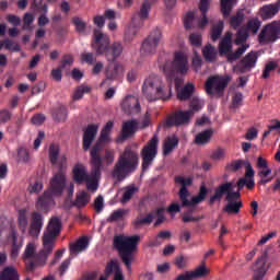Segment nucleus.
<instances>
[{
	"label": "nucleus",
	"instance_id": "10",
	"mask_svg": "<svg viewBox=\"0 0 280 280\" xmlns=\"http://www.w3.org/2000/svg\"><path fill=\"white\" fill-rule=\"evenodd\" d=\"M163 71L168 78H172L174 73L187 75V71H189V61L187 58V54L183 51L175 52L174 60L167 61L163 67Z\"/></svg>",
	"mask_w": 280,
	"mask_h": 280
},
{
	"label": "nucleus",
	"instance_id": "31",
	"mask_svg": "<svg viewBox=\"0 0 280 280\" xmlns=\"http://www.w3.org/2000/svg\"><path fill=\"white\" fill-rule=\"evenodd\" d=\"M113 130V121H107L101 131V137L96 143L102 145V143H108L110 141V131Z\"/></svg>",
	"mask_w": 280,
	"mask_h": 280
},
{
	"label": "nucleus",
	"instance_id": "2",
	"mask_svg": "<svg viewBox=\"0 0 280 280\" xmlns=\"http://www.w3.org/2000/svg\"><path fill=\"white\" fill-rule=\"evenodd\" d=\"M91 173L86 171V166L82 163H77L72 168V178L78 185L85 183L88 191L95 194L100 188V180L102 179V173L100 166L102 162L95 151L92 152Z\"/></svg>",
	"mask_w": 280,
	"mask_h": 280
},
{
	"label": "nucleus",
	"instance_id": "55",
	"mask_svg": "<svg viewBox=\"0 0 280 280\" xmlns=\"http://www.w3.org/2000/svg\"><path fill=\"white\" fill-rule=\"evenodd\" d=\"M226 195V200L228 202H238L240 198V192L238 191H233V185H231V189L225 191Z\"/></svg>",
	"mask_w": 280,
	"mask_h": 280
},
{
	"label": "nucleus",
	"instance_id": "57",
	"mask_svg": "<svg viewBox=\"0 0 280 280\" xmlns=\"http://www.w3.org/2000/svg\"><path fill=\"white\" fill-rule=\"evenodd\" d=\"M18 159L20 163H27L30 161V152H27L24 148L19 149Z\"/></svg>",
	"mask_w": 280,
	"mask_h": 280
},
{
	"label": "nucleus",
	"instance_id": "61",
	"mask_svg": "<svg viewBox=\"0 0 280 280\" xmlns=\"http://www.w3.org/2000/svg\"><path fill=\"white\" fill-rule=\"evenodd\" d=\"M243 165H244V161L242 160L234 161L228 164L226 170H229V172H237V170H241Z\"/></svg>",
	"mask_w": 280,
	"mask_h": 280
},
{
	"label": "nucleus",
	"instance_id": "40",
	"mask_svg": "<svg viewBox=\"0 0 280 280\" xmlns=\"http://www.w3.org/2000/svg\"><path fill=\"white\" fill-rule=\"evenodd\" d=\"M137 18H132L131 25H129L125 32V40H132L137 36Z\"/></svg>",
	"mask_w": 280,
	"mask_h": 280
},
{
	"label": "nucleus",
	"instance_id": "4",
	"mask_svg": "<svg viewBox=\"0 0 280 280\" xmlns=\"http://www.w3.org/2000/svg\"><path fill=\"white\" fill-rule=\"evenodd\" d=\"M142 93L149 102H167L172 97V84L156 74H151L144 80Z\"/></svg>",
	"mask_w": 280,
	"mask_h": 280
},
{
	"label": "nucleus",
	"instance_id": "60",
	"mask_svg": "<svg viewBox=\"0 0 280 280\" xmlns=\"http://www.w3.org/2000/svg\"><path fill=\"white\" fill-rule=\"evenodd\" d=\"M259 137V130H257L255 127H250L246 131V139L247 141H255Z\"/></svg>",
	"mask_w": 280,
	"mask_h": 280
},
{
	"label": "nucleus",
	"instance_id": "22",
	"mask_svg": "<svg viewBox=\"0 0 280 280\" xmlns=\"http://www.w3.org/2000/svg\"><path fill=\"white\" fill-rule=\"evenodd\" d=\"M97 130H100V125H89L83 133V150L86 152L93 141H95V137H97Z\"/></svg>",
	"mask_w": 280,
	"mask_h": 280
},
{
	"label": "nucleus",
	"instance_id": "50",
	"mask_svg": "<svg viewBox=\"0 0 280 280\" xmlns=\"http://www.w3.org/2000/svg\"><path fill=\"white\" fill-rule=\"evenodd\" d=\"M234 3L235 0H221V11L224 16H229L231 14V8H233Z\"/></svg>",
	"mask_w": 280,
	"mask_h": 280
},
{
	"label": "nucleus",
	"instance_id": "52",
	"mask_svg": "<svg viewBox=\"0 0 280 280\" xmlns=\"http://www.w3.org/2000/svg\"><path fill=\"white\" fill-rule=\"evenodd\" d=\"M172 237V233L170 231H162L158 234L155 242H150L149 246H159L161 244L160 240H170Z\"/></svg>",
	"mask_w": 280,
	"mask_h": 280
},
{
	"label": "nucleus",
	"instance_id": "3",
	"mask_svg": "<svg viewBox=\"0 0 280 280\" xmlns=\"http://www.w3.org/2000/svg\"><path fill=\"white\" fill-rule=\"evenodd\" d=\"M65 187H67V175L60 170L58 173H55L50 179V184L47 190L43 194V196L38 197L35 208L37 211H46L48 212L54 205H56L55 198L58 196H62V191H65Z\"/></svg>",
	"mask_w": 280,
	"mask_h": 280
},
{
	"label": "nucleus",
	"instance_id": "33",
	"mask_svg": "<svg viewBox=\"0 0 280 280\" xmlns=\"http://www.w3.org/2000/svg\"><path fill=\"white\" fill-rule=\"evenodd\" d=\"M0 280H19V272L14 267H5L0 273Z\"/></svg>",
	"mask_w": 280,
	"mask_h": 280
},
{
	"label": "nucleus",
	"instance_id": "29",
	"mask_svg": "<svg viewBox=\"0 0 280 280\" xmlns=\"http://www.w3.org/2000/svg\"><path fill=\"white\" fill-rule=\"evenodd\" d=\"M213 137V129H207L202 132H199L195 138V143L197 145H207L211 138Z\"/></svg>",
	"mask_w": 280,
	"mask_h": 280
},
{
	"label": "nucleus",
	"instance_id": "8",
	"mask_svg": "<svg viewBox=\"0 0 280 280\" xmlns=\"http://www.w3.org/2000/svg\"><path fill=\"white\" fill-rule=\"evenodd\" d=\"M139 242H141V236L139 235H118L114 237V248L118 249L122 262L127 266L128 270H130V266H132V253L137 250V244H139Z\"/></svg>",
	"mask_w": 280,
	"mask_h": 280
},
{
	"label": "nucleus",
	"instance_id": "19",
	"mask_svg": "<svg viewBox=\"0 0 280 280\" xmlns=\"http://www.w3.org/2000/svg\"><path fill=\"white\" fill-rule=\"evenodd\" d=\"M165 212V208H158L155 211L147 214V217L141 218L138 217L133 224L135 226H142V224H152V220H154V218H158L155 221V226H159V224H163L165 217L163 215V213Z\"/></svg>",
	"mask_w": 280,
	"mask_h": 280
},
{
	"label": "nucleus",
	"instance_id": "48",
	"mask_svg": "<svg viewBox=\"0 0 280 280\" xmlns=\"http://www.w3.org/2000/svg\"><path fill=\"white\" fill-rule=\"evenodd\" d=\"M89 91H91V88H89L86 85H81V86L77 88L72 95V100L74 102H78V100H82V97H84V93H89Z\"/></svg>",
	"mask_w": 280,
	"mask_h": 280
},
{
	"label": "nucleus",
	"instance_id": "43",
	"mask_svg": "<svg viewBox=\"0 0 280 280\" xmlns=\"http://www.w3.org/2000/svg\"><path fill=\"white\" fill-rule=\"evenodd\" d=\"M136 191H139V188H137L135 185L125 187L121 202H128L132 196H135Z\"/></svg>",
	"mask_w": 280,
	"mask_h": 280
},
{
	"label": "nucleus",
	"instance_id": "21",
	"mask_svg": "<svg viewBox=\"0 0 280 280\" xmlns=\"http://www.w3.org/2000/svg\"><path fill=\"white\" fill-rule=\"evenodd\" d=\"M253 270V280H264V277H266L268 270H270V266L266 264L265 256H260L257 258L256 262L254 264Z\"/></svg>",
	"mask_w": 280,
	"mask_h": 280
},
{
	"label": "nucleus",
	"instance_id": "17",
	"mask_svg": "<svg viewBox=\"0 0 280 280\" xmlns=\"http://www.w3.org/2000/svg\"><path fill=\"white\" fill-rule=\"evenodd\" d=\"M159 43H161V30L156 28L152 31L149 37L142 43L141 54L143 56L154 54L156 47H159Z\"/></svg>",
	"mask_w": 280,
	"mask_h": 280
},
{
	"label": "nucleus",
	"instance_id": "41",
	"mask_svg": "<svg viewBox=\"0 0 280 280\" xmlns=\"http://www.w3.org/2000/svg\"><path fill=\"white\" fill-rule=\"evenodd\" d=\"M113 270H116L114 280H124V272L121 271V268H119V265L117 262H110L107 266L106 275H110V272H113Z\"/></svg>",
	"mask_w": 280,
	"mask_h": 280
},
{
	"label": "nucleus",
	"instance_id": "51",
	"mask_svg": "<svg viewBox=\"0 0 280 280\" xmlns=\"http://www.w3.org/2000/svg\"><path fill=\"white\" fill-rule=\"evenodd\" d=\"M226 156V151L224 149H215L211 152L210 159L212 161H224Z\"/></svg>",
	"mask_w": 280,
	"mask_h": 280
},
{
	"label": "nucleus",
	"instance_id": "24",
	"mask_svg": "<svg viewBox=\"0 0 280 280\" xmlns=\"http://www.w3.org/2000/svg\"><path fill=\"white\" fill-rule=\"evenodd\" d=\"M279 10L280 1H277L276 3L271 4H266L260 9V16L262 21H268L269 19L277 16V14H279Z\"/></svg>",
	"mask_w": 280,
	"mask_h": 280
},
{
	"label": "nucleus",
	"instance_id": "26",
	"mask_svg": "<svg viewBox=\"0 0 280 280\" xmlns=\"http://www.w3.org/2000/svg\"><path fill=\"white\" fill-rule=\"evenodd\" d=\"M89 248V238L85 236H82L79 238L75 243H72L70 245V255H80V253H83V250H86Z\"/></svg>",
	"mask_w": 280,
	"mask_h": 280
},
{
	"label": "nucleus",
	"instance_id": "46",
	"mask_svg": "<svg viewBox=\"0 0 280 280\" xmlns=\"http://www.w3.org/2000/svg\"><path fill=\"white\" fill-rule=\"evenodd\" d=\"M192 275V279H202V277H207L211 272L209 268H207L205 265L198 267L196 270L190 271Z\"/></svg>",
	"mask_w": 280,
	"mask_h": 280
},
{
	"label": "nucleus",
	"instance_id": "36",
	"mask_svg": "<svg viewBox=\"0 0 280 280\" xmlns=\"http://www.w3.org/2000/svg\"><path fill=\"white\" fill-rule=\"evenodd\" d=\"M261 27V22L257 19L249 20L246 23V38H248L249 34H257L259 28Z\"/></svg>",
	"mask_w": 280,
	"mask_h": 280
},
{
	"label": "nucleus",
	"instance_id": "34",
	"mask_svg": "<svg viewBox=\"0 0 280 280\" xmlns=\"http://www.w3.org/2000/svg\"><path fill=\"white\" fill-rule=\"evenodd\" d=\"M257 60H259V51H250L246 55V71L255 69L257 67Z\"/></svg>",
	"mask_w": 280,
	"mask_h": 280
},
{
	"label": "nucleus",
	"instance_id": "7",
	"mask_svg": "<svg viewBox=\"0 0 280 280\" xmlns=\"http://www.w3.org/2000/svg\"><path fill=\"white\" fill-rule=\"evenodd\" d=\"M110 45V37L102 33L100 30L94 31V39L92 42V47L95 49L96 54L105 56V58L113 62L116 58H119L124 54V46L121 43H114Z\"/></svg>",
	"mask_w": 280,
	"mask_h": 280
},
{
	"label": "nucleus",
	"instance_id": "25",
	"mask_svg": "<svg viewBox=\"0 0 280 280\" xmlns=\"http://www.w3.org/2000/svg\"><path fill=\"white\" fill-rule=\"evenodd\" d=\"M124 66L119 63H110L105 70L106 80H117V78L124 75Z\"/></svg>",
	"mask_w": 280,
	"mask_h": 280
},
{
	"label": "nucleus",
	"instance_id": "16",
	"mask_svg": "<svg viewBox=\"0 0 280 280\" xmlns=\"http://www.w3.org/2000/svg\"><path fill=\"white\" fill-rule=\"evenodd\" d=\"M191 117H194L192 110L179 109L167 117L166 127L172 128L173 126H187V124L191 121Z\"/></svg>",
	"mask_w": 280,
	"mask_h": 280
},
{
	"label": "nucleus",
	"instance_id": "13",
	"mask_svg": "<svg viewBox=\"0 0 280 280\" xmlns=\"http://www.w3.org/2000/svg\"><path fill=\"white\" fill-rule=\"evenodd\" d=\"M159 153V136L153 138L143 147L141 151L142 156V170L145 172L150 165H152L156 154Z\"/></svg>",
	"mask_w": 280,
	"mask_h": 280
},
{
	"label": "nucleus",
	"instance_id": "5",
	"mask_svg": "<svg viewBox=\"0 0 280 280\" xmlns=\"http://www.w3.org/2000/svg\"><path fill=\"white\" fill-rule=\"evenodd\" d=\"M139 167V153L127 147L119 155L113 171L112 176L116 180H124Z\"/></svg>",
	"mask_w": 280,
	"mask_h": 280
},
{
	"label": "nucleus",
	"instance_id": "38",
	"mask_svg": "<svg viewBox=\"0 0 280 280\" xmlns=\"http://www.w3.org/2000/svg\"><path fill=\"white\" fill-rule=\"evenodd\" d=\"M88 202H91V196L89 195V192L83 190L77 195L74 206L79 209H82V207H86Z\"/></svg>",
	"mask_w": 280,
	"mask_h": 280
},
{
	"label": "nucleus",
	"instance_id": "9",
	"mask_svg": "<svg viewBox=\"0 0 280 280\" xmlns=\"http://www.w3.org/2000/svg\"><path fill=\"white\" fill-rule=\"evenodd\" d=\"M175 183L182 185V188L179 190V200L182 202V207L195 209L196 205H200V202H202L207 198V186L201 185L198 196L189 199V190H187V187L191 185V178L176 177Z\"/></svg>",
	"mask_w": 280,
	"mask_h": 280
},
{
	"label": "nucleus",
	"instance_id": "49",
	"mask_svg": "<svg viewBox=\"0 0 280 280\" xmlns=\"http://www.w3.org/2000/svg\"><path fill=\"white\" fill-rule=\"evenodd\" d=\"M279 65L275 61H269L268 63H266L265 69L262 70V79L268 80V78H270V72L275 71V69H277Z\"/></svg>",
	"mask_w": 280,
	"mask_h": 280
},
{
	"label": "nucleus",
	"instance_id": "56",
	"mask_svg": "<svg viewBox=\"0 0 280 280\" xmlns=\"http://www.w3.org/2000/svg\"><path fill=\"white\" fill-rule=\"evenodd\" d=\"M244 22V13L238 12L236 16L232 18L231 25L234 27V30H237L240 25Z\"/></svg>",
	"mask_w": 280,
	"mask_h": 280
},
{
	"label": "nucleus",
	"instance_id": "39",
	"mask_svg": "<svg viewBox=\"0 0 280 280\" xmlns=\"http://www.w3.org/2000/svg\"><path fill=\"white\" fill-rule=\"evenodd\" d=\"M231 189V184H225L220 186L214 195L210 198V205H213V202H215V200H220L222 198V196H224V194H226L228 191H230Z\"/></svg>",
	"mask_w": 280,
	"mask_h": 280
},
{
	"label": "nucleus",
	"instance_id": "44",
	"mask_svg": "<svg viewBox=\"0 0 280 280\" xmlns=\"http://www.w3.org/2000/svg\"><path fill=\"white\" fill-rule=\"evenodd\" d=\"M240 209H242V201H228L223 211L225 213H240Z\"/></svg>",
	"mask_w": 280,
	"mask_h": 280
},
{
	"label": "nucleus",
	"instance_id": "1",
	"mask_svg": "<svg viewBox=\"0 0 280 280\" xmlns=\"http://www.w3.org/2000/svg\"><path fill=\"white\" fill-rule=\"evenodd\" d=\"M62 222L57 217L50 219L43 235V248L36 254V244L28 243L23 253L22 259L26 264L27 270H34L36 266H45L47 257L54 253L56 237L60 235Z\"/></svg>",
	"mask_w": 280,
	"mask_h": 280
},
{
	"label": "nucleus",
	"instance_id": "35",
	"mask_svg": "<svg viewBox=\"0 0 280 280\" xmlns=\"http://www.w3.org/2000/svg\"><path fill=\"white\" fill-rule=\"evenodd\" d=\"M159 0H144L139 12L140 21H145L150 14V8L153 3H156Z\"/></svg>",
	"mask_w": 280,
	"mask_h": 280
},
{
	"label": "nucleus",
	"instance_id": "6",
	"mask_svg": "<svg viewBox=\"0 0 280 280\" xmlns=\"http://www.w3.org/2000/svg\"><path fill=\"white\" fill-rule=\"evenodd\" d=\"M235 45H241L235 52L233 51V33H225L224 37L219 43V54L220 56H226L229 62H233L242 57L244 51H246V28H241L237 32Z\"/></svg>",
	"mask_w": 280,
	"mask_h": 280
},
{
	"label": "nucleus",
	"instance_id": "11",
	"mask_svg": "<svg viewBox=\"0 0 280 280\" xmlns=\"http://www.w3.org/2000/svg\"><path fill=\"white\" fill-rule=\"evenodd\" d=\"M199 10L202 14V19L196 16V12H188L184 18V26L186 30H191V27H202L207 26L209 20H207V12L209 11V0H200Z\"/></svg>",
	"mask_w": 280,
	"mask_h": 280
},
{
	"label": "nucleus",
	"instance_id": "18",
	"mask_svg": "<svg viewBox=\"0 0 280 280\" xmlns=\"http://www.w3.org/2000/svg\"><path fill=\"white\" fill-rule=\"evenodd\" d=\"M229 84V79L223 77H212L206 82V92L209 95H214L215 93H222L226 85Z\"/></svg>",
	"mask_w": 280,
	"mask_h": 280
},
{
	"label": "nucleus",
	"instance_id": "54",
	"mask_svg": "<svg viewBox=\"0 0 280 280\" xmlns=\"http://www.w3.org/2000/svg\"><path fill=\"white\" fill-rule=\"evenodd\" d=\"M58 154H60V149L56 144H51L49 148V159L52 164H56L58 161Z\"/></svg>",
	"mask_w": 280,
	"mask_h": 280
},
{
	"label": "nucleus",
	"instance_id": "12",
	"mask_svg": "<svg viewBox=\"0 0 280 280\" xmlns=\"http://www.w3.org/2000/svg\"><path fill=\"white\" fill-rule=\"evenodd\" d=\"M8 229H10L9 242L12 244L11 257L12 259H16V257H19V253H21V248H23V237H19V235H16V231L12 229L8 219L0 218V235L1 233H4V231H8Z\"/></svg>",
	"mask_w": 280,
	"mask_h": 280
},
{
	"label": "nucleus",
	"instance_id": "14",
	"mask_svg": "<svg viewBox=\"0 0 280 280\" xmlns=\"http://www.w3.org/2000/svg\"><path fill=\"white\" fill-rule=\"evenodd\" d=\"M280 35V23L273 22L271 24H267L261 30L260 34L258 35V43L260 45H268L269 43H275L279 39Z\"/></svg>",
	"mask_w": 280,
	"mask_h": 280
},
{
	"label": "nucleus",
	"instance_id": "28",
	"mask_svg": "<svg viewBox=\"0 0 280 280\" xmlns=\"http://www.w3.org/2000/svg\"><path fill=\"white\" fill-rule=\"evenodd\" d=\"M195 86L191 83L186 84L180 90H177V100L185 102L194 95Z\"/></svg>",
	"mask_w": 280,
	"mask_h": 280
},
{
	"label": "nucleus",
	"instance_id": "62",
	"mask_svg": "<svg viewBox=\"0 0 280 280\" xmlns=\"http://www.w3.org/2000/svg\"><path fill=\"white\" fill-rule=\"evenodd\" d=\"M30 194H39L43 191V182H35L28 186Z\"/></svg>",
	"mask_w": 280,
	"mask_h": 280
},
{
	"label": "nucleus",
	"instance_id": "59",
	"mask_svg": "<svg viewBox=\"0 0 280 280\" xmlns=\"http://www.w3.org/2000/svg\"><path fill=\"white\" fill-rule=\"evenodd\" d=\"M12 119V113L8 109L0 110V124H8Z\"/></svg>",
	"mask_w": 280,
	"mask_h": 280
},
{
	"label": "nucleus",
	"instance_id": "63",
	"mask_svg": "<svg viewBox=\"0 0 280 280\" xmlns=\"http://www.w3.org/2000/svg\"><path fill=\"white\" fill-rule=\"evenodd\" d=\"M189 259L185 256H179L175 259V266L179 269L186 268Z\"/></svg>",
	"mask_w": 280,
	"mask_h": 280
},
{
	"label": "nucleus",
	"instance_id": "53",
	"mask_svg": "<svg viewBox=\"0 0 280 280\" xmlns=\"http://www.w3.org/2000/svg\"><path fill=\"white\" fill-rule=\"evenodd\" d=\"M202 106H205V103L201 100L195 97L192 98L190 103V109L188 110H191L194 116L195 113H198V110L202 109Z\"/></svg>",
	"mask_w": 280,
	"mask_h": 280
},
{
	"label": "nucleus",
	"instance_id": "58",
	"mask_svg": "<svg viewBox=\"0 0 280 280\" xmlns=\"http://www.w3.org/2000/svg\"><path fill=\"white\" fill-rule=\"evenodd\" d=\"M3 45L5 49H9L10 51H21V46H19L15 42L11 39L4 40Z\"/></svg>",
	"mask_w": 280,
	"mask_h": 280
},
{
	"label": "nucleus",
	"instance_id": "23",
	"mask_svg": "<svg viewBox=\"0 0 280 280\" xmlns=\"http://www.w3.org/2000/svg\"><path fill=\"white\" fill-rule=\"evenodd\" d=\"M40 231H43V214L33 212L30 225V235H32V237H38V235H40Z\"/></svg>",
	"mask_w": 280,
	"mask_h": 280
},
{
	"label": "nucleus",
	"instance_id": "64",
	"mask_svg": "<svg viewBox=\"0 0 280 280\" xmlns=\"http://www.w3.org/2000/svg\"><path fill=\"white\" fill-rule=\"evenodd\" d=\"M267 128L269 129V131L273 132V130H276V132L280 133V120L279 119L270 120V125H268Z\"/></svg>",
	"mask_w": 280,
	"mask_h": 280
},
{
	"label": "nucleus",
	"instance_id": "45",
	"mask_svg": "<svg viewBox=\"0 0 280 280\" xmlns=\"http://www.w3.org/2000/svg\"><path fill=\"white\" fill-rule=\"evenodd\" d=\"M72 23L75 27V32H78L79 34H84L86 32V22L82 21V18L74 16L72 19Z\"/></svg>",
	"mask_w": 280,
	"mask_h": 280
},
{
	"label": "nucleus",
	"instance_id": "47",
	"mask_svg": "<svg viewBox=\"0 0 280 280\" xmlns=\"http://www.w3.org/2000/svg\"><path fill=\"white\" fill-rule=\"evenodd\" d=\"M129 210L126 209H118L115 210L108 218V222H117V220H121L125 215H128Z\"/></svg>",
	"mask_w": 280,
	"mask_h": 280
},
{
	"label": "nucleus",
	"instance_id": "15",
	"mask_svg": "<svg viewBox=\"0 0 280 280\" xmlns=\"http://www.w3.org/2000/svg\"><path fill=\"white\" fill-rule=\"evenodd\" d=\"M106 143H96L91 150V161L93 160V152H95L96 156L101 161L100 165V173L102 174V167H108L115 163V150L114 149H106L104 155L101 158L100 152L104 148Z\"/></svg>",
	"mask_w": 280,
	"mask_h": 280
},
{
	"label": "nucleus",
	"instance_id": "42",
	"mask_svg": "<svg viewBox=\"0 0 280 280\" xmlns=\"http://www.w3.org/2000/svg\"><path fill=\"white\" fill-rule=\"evenodd\" d=\"M223 30H224V22L220 21L217 24H214L211 30V39L213 42L218 40V38L222 36Z\"/></svg>",
	"mask_w": 280,
	"mask_h": 280
},
{
	"label": "nucleus",
	"instance_id": "20",
	"mask_svg": "<svg viewBox=\"0 0 280 280\" xmlns=\"http://www.w3.org/2000/svg\"><path fill=\"white\" fill-rule=\"evenodd\" d=\"M121 109L127 115H137L141 113V104L139 103V98L136 96H127L121 102Z\"/></svg>",
	"mask_w": 280,
	"mask_h": 280
},
{
	"label": "nucleus",
	"instance_id": "30",
	"mask_svg": "<svg viewBox=\"0 0 280 280\" xmlns=\"http://www.w3.org/2000/svg\"><path fill=\"white\" fill-rule=\"evenodd\" d=\"M202 55L207 62H215V59L218 58V50L211 44H207L202 48Z\"/></svg>",
	"mask_w": 280,
	"mask_h": 280
},
{
	"label": "nucleus",
	"instance_id": "37",
	"mask_svg": "<svg viewBox=\"0 0 280 280\" xmlns=\"http://www.w3.org/2000/svg\"><path fill=\"white\" fill-rule=\"evenodd\" d=\"M27 210H19L18 212V226L22 233H25L27 231Z\"/></svg>",
	"mask_w": 280,
	"mask_h": 280
},
{
	"label": "nucleus",
	"instance_id": "32",
	"mask_svg": "<svg viewBox=\"0 0 280 280\" xmlns=\"http://www.w3.org/2000/svg\"><path fill=\"white\" fill-rule=\"evenodd\" d=\"M137 132V121L129 120L122 124V138L128 139V137H132Z\"/></svg>",
	"mask_w": 280,
	"mask_h": 280
},
{
	"label": "nucleus",
	"instance_id": "27",
	"mask_svg": "<svg viewBox=\"0 0 280 280\" xmlns=\"http://www.w3.org/2000/svg\"><path fill=\"white\" fill-rule=\"evenodd\" d=\"M178 147V137L176 135L168 136L163 143V155L172 154Z\"/></svg>",
	"mask_w": 280,
	"mask_h": 280
}]
</instances>
